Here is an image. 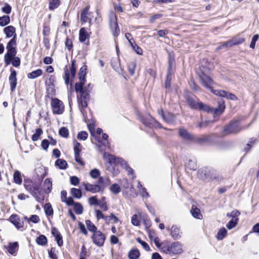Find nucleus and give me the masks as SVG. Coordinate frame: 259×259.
<instances>
[{"label": "nucleus", "mask_w": 259, "mask_h": 259, "mask_svg": "<svg viewBox=\"0 0 259 259\" xmlns=\"http://www.w3.org/2000/svg\"><path fill=\"white\" fill-rule=\"evenodd\" d=\"M186 166L191 170H196L197 168L196 162L195 160H189L186 164Z\"/></svg>", "instance_id": "obj_49"}, {"label": "nucleus", "mask_w": 259, "mask_h": 259, "mask_svg": "<svg viewBox=\"0 0 259 259\" xmlns=\"http://www.w3.org/2000/svg\"><path fill=\"white\" fill-rule=\"evenodd\" d=\"M227 231L225 228H221L216 236V238L219 240H223L227 235Z\"/></svg>", "instance_id": "obj_32"}, {"label": "nucleus", "mask_w": 259, "mask_h": 259, "mask_svg": "<svg viewBox=\"0 0 259 259\" xmlns=\"http://www.w3.org/2000/svg\"><path fill=\"white\" fill-rule=\"evenodd\" d=\"M70 183L74 186H77L79 183V179L76 176L71 177L70 178Z\"/></svg>", "instance_id": "obj_63"}, {"label": "nucleus", "mask_w": 259, "mask_h": 259, "mask_svg": "<svg viewBox=\"0 0 259 259\" xmlns=\"http://www.w3.org/2000/svg\"><path fill=\"white\" fill-rule=\"evenodd\" d=\"M42 71L40 69H38L36 70L33 71L27 74V77L29 79H34L37 77L41 75Z\"/></svg>", "instance_id": "obj_30"}, {"label": "nucleus", "mask_w": 259, "mask_h": 259, "mask_svg": "<svg viewBox=\"0 0 259 259\" xmlns=\"http://www.w3.org/2000/svg\"><path fill=\"white\" fill-rule=\"evenodd\" d=\"M88 201L91 205H98L99 203V200L96 196L90 197Z\"/></svg>", "instance_id": "obj_58"}, {"label": "nucleus", "mask_w": 259, "mask_h": 259, "mask_svg": "<svg viewBox=\"0 0 259 259\" xmlns=\"http://www.w3.org/2000/svg\"><path fill=\"white\" fill-rule=\"evenodd\" d=\"M213 94L222 97L226 98L228 99H230L231 100L235 101L237 100V97L230 93L227 92L223 90H215V91H212Z\"/></svg>", "instance_id": "obj_13"}, {"label": "nucleus", "mask_w": 259, "mask_h": 259, "mask_svg": "<svg viewBox=\"0 0 259 259\" xmlns=\"http://www.w3.org/2000/svg\"><path fill=\"white\" fill-rule=\"evenodd\" d=\"M80 97L78 98V102L80 112L85 121L89 120L87 113V107L88 106V101L90 99L89 92L86 89L80 93Z\"/></svg>", "instance_id": "obj_2"}, {"label": "nucleus", "mask_w": 259, "mask_h": 259, "mask_svg": "<svg viewBox=\"0 0 259 259\" xmlns=\"http://www.w3.org/2000/svg\"><path fill=\"white\" fill-rule=\"evenodd\" d=\"M140 255V253L138 249H132L128 253V256L129 259H138Z\"/></svg>", "instance_id": "obj_34"}, {"label": "nucleus", "mask_w": 259, "mask_h": 259, "mask_svg": "<svg viewBox=\"0 0 259 259\" xmlns=\"http://www.w3.org/2000/svg\"><path fill=\"white\" fill-rule=\"evenodd\" d=\"M16 46L17 41L15 38L11 39L7 44L6 47L7 52L4 56V61L7 66L10 64L12 59L17 54Z\"/></svg>", "instance_id": "obj_3"}, {"label": "nucleus", "mask_w": 259, "mask_h": 259, "mask_svg": "<svg viewBox=\"0 0 259 259\" xmlns=\"http://www.w3.org/2000/svg\"><path fill=\"white\" fill-rule=\"evenodd\" d=\"M61 201L65 203L67 205L70 206L74 204V200L71 197L67 198V192L63 190L61 192Z\"/></svg>", "instance_id": "obj_22"}, {"label": "nucleus", "mask_w": 259, "mask_h": 259, "mask_svg": "<svg viewBox=\"0 0 259 259\" xmlns=\"http://www.w3.org/2000/svg\"><path fill=\"white\" fill-rule=\"evenodd\" d=\"M88 137V134L87 132L85 131H81L78 133L77 138L79 140H85Z\"/></svg>", "instance_id": "obj_53"}, {"label": "nucleus", "mask_w": 259, "mask_h": 259, "mask_svg": "<svg viewBox=\"0 0 259 259\" xmlns=\"http://www.w3.org/2000/svg\"><path fill=\"white\" fill-rule=\"evenodd\" d=\"M244 41V39L242 37H235L231 40L222 42L218 49H221L223 48L230 47L234 45H238L243 43Z\"/></svg>", "instance_id": "obj_12"}, {"label": "nucleus", "mask_w": 259, "mask_h": 259, "mask_svg": "<svg viewBox=\"0 0 259 259\" xmlns=\"http://www.w3.org/2000/svg\"><path fill=\"white\" fill-rule=\"evenodd\" d=\"M161 250L166 254H179L182 251L181 244L179 242L169 243L164 242L161 244Z\"/></svg>", "instance_id": "obj_4"}, {"label": "nucleus", "mask_w": 259, "mask_h": 259, "mask_svg": "<svg viewBox=\"0 0 259 259\" xmlns=\"http://www.w3.org/2000/svg\"><path fill=\"white\" fill-rule=\"evenodd\" d=\"M187 103L188 105L193 109H199L207 112H211L213 113L214 117L221 115L225 109V103L223 100H221L219 102L218 107L214 109L210 108L207 105L202 102H196L192 98H188L187 99Z\"/></svg>", "instance_id": "obj_1"}, {"label": "nucleus", "mask_w": 259, "mask_h": 259, "mask_svg": "<svg viewBox=\"0 0 259 259\" xmlns=\"http://www.w3.org/2000/svg\"><path fill=\"white\" fill-rule=\"evenodd\" d=\"M142 122L145 125L150 127H161L160 124L151 116H149L146 118H143Z\"/></svg>", "instance_id": "obj_14"}, {"label": "nucleus", "mask_w": 259, "mask_h": 259, "mask_svg": "<svg viewBox=\"0 0 259 259\" xmlns=\"http://www.w3.org/2000/svg\"><path fill=\"white\" fill-rule=\"evenodd\" d=\"M191 213L193 217L195 218L201 219L202 218V215L200 213V209L196 207L195 205H193L192 206Z\"/></svg>", "instance_id": "obj_28"}, {"label": "nucleus", "mask_w": 259, "mask_h": 259, "mask_svg": "<svg viewBox=\"0 0 259 259\" xmlns=\"http://www.w3.org/2000/svg\"><path fill=\"white\" fill-rule=\"evenodd\" d=\"M20 59L19 57L15 56L11 61L12 65L15 67H18L20 65Z\"/></svg>", "instance_id": "obj_60"}, {"label": "nucleus", "mask_w": 259, "mask_h": 259, "mask_svg": "<svg viewBox=\"0 0 259 259\" xmlns=\"http://www.w3.org/2000/svg\"><path fill=\"white\" fill-rule=\"evenodd\" d=\"M83 84H84L83 83H82L81 82H80L76 83L75 85V91L77 93H80L82 91H83L84 90H85V89H84L83 88Z\"/></svg>", "instance_id": "obj_57"}, {"label": "nucleus", "mask_w": 259, "mask_h": 259, "mask_svg": "<svg viewBox=\"0 0 259 259\" xmlns=\"http://www.w3.org/2000/svg\"><path fill=\"white\" fill-rule=\"evenodd\" d=\"M71 195L75 198L79 199L82 196V193L80 189L76 188H71L70 190Z\"/></svg>", "instance_id": "obj_36"}, {"label": "nucleus", "mask_w": 259, "mask_h": 259, "mask_svg": "<svg viewBox=\"0 0 259 259\" xmlns=\"http://www.w3.org/2000/svg\"><path fill=\"white\" fill-rule=\"evenodd\" d=\"M137 241L142 246L145 250L149 251L150 250L149 245L146 242L142 240L140 238H138L137 239Z\"/></svg>", "instance_id": "obj_51"}, {"label": "nucleus", "mask_w": 259, "mask_h": 259, "mask_svg": "<svg viewBox=\"0 0 259 259\" xmlns=\"http://www.w3.org/2000/svg\"><path fill=\"white\" fill-rule=\"evenodd\" d=\"M36 242L38 245L44 246L47 243V238L45 235H41L36 238Z\"/></svg>", "instance_id": "obj_37"}, {"label": "nucleus", "mask_w": 259, "mask_h": 259, "mask_svg": "<svg viewBox=\"0 0 259 259\" xmlns=\"http://www.w3.org/2000/svg\"><path fill=\"white\" fill-rule=\"evenodd\" d=\"M136 67V64L134 62L130 63L128 65V69L131 75H134L135 73V70Z\"/></svg>", "instance_id": "obj_54"}, {"label": "nucleus", "mask_w": 259, "mask_h": 259, "mask_svg": "<svg viewBox=\"0 0 259 259\" xmlns=\"http://www.w3.org/2000/svg\"><path fill=\"white\" fill-rule=\"evenodd\" d=\"M132 224L136 226H138L140 225V221L138 219V216L137 214H134L133 215L131 220Z\"/></svg>", "instance_id": "obj_62"}, {"label": "nucleus", "mask_w": 259, "mask_h": 259, "mask_svg": "<svg viewBox=\"0 0 259 259\" xmlns=\"http://www.w3.org/2000/svg\"><path fill=\"white\" fill-rule=\"evenodd\" d=\"M70 74L71 77L74 78L76 74V67H75V60L71 61V67L70 68Z\"/></svg>", "instance_id": "obj_55"}, {"label": "nucleus", "mask_w": 259, "mask_h": 259, "mask_svg": "<svg viewBox=\"0 0 259 259\" xmlns=\"http://www.w3.org/2000/svg\"><path fill=\"white\" fill-rule=\"evenodd\" d=\"M110 183V181L108 178H104L102 177H99L98 180V185L101 186L102 190L105 187L109 185Z\"/></svg>", "instance_id": "obj_26"}, {"label": "nucleus", "mask_w": 259, "mask_h": 259, "mask_svg": "<svg viewBox=\"0 0 259 259\" xmlns=\"http://www.w3.org/2000/svg\"><path fill=\"white\" fill-rule=\"evenodd\" d=\"M51 232L52 235L55 238V240L56 241L58 245L59 246H61L63 245V241L60 232L56 228H53L52 229Z\"/></svg>", "instance_id": "obj_20"}, {"label": "nucleus", "mask_w": 259, "mask_h": 259, "mask_svg": "<svg viewBox=\"0 0 259 259\" xmlns=\"http://www.w3.org/2000/svg\"><path fill=\"white\" fill-rule=\"evenodd\" d=\"M88 33L85 28H81L79 30V39L80 41L84 42L87 38Z\"/></svg>", "instance_id": "obj_38"}, {"label": "nucleus", "mask_w": 259, "mask_h": 259, "mask_svg": "<svg viewBox=\"0 0 259 259\" xmlns=\"http://www.w3.org/2000/svg\"><path fill=\"white\" fill-rule=\"evenodd\" d=\"M32 196L36 198V199L38 198L37 194L41 193V190L40 187V184H34L32 185Z\"/></svg>", "instance_id": "obj_33"}, {"label": "nucleus", "mask_w": 259, "mask_h": 259, "mask_svg": "<svg viewBox=\"0 0 259 259\" xmlns=\"http://www.w3.org/2000/svg\"><path fill=\"white\" fill-rule=\"evenodd\" d=\"M179 134L182 138L185 140L189 141L193 139V136L184 128H180Z\"/></svg>", "instance_id": "obj_24"}, {"label": "nucleus", "mask_w": 259, "mask_h": 259, "mask_svg": "<svg viewBox=\"0 0 259 259\" xmlns=\"http://www.w3.org/2000/svg\"><path fill=\"white\" fill-rule=\"evenodd\" d=\"M110 165L108 166V169L110 171L114 176H116L119 173V169L116 165L117 163L115 162H109Z\"/></svg>", "instance_id": "obj_29"}, {"label": "nucleus", "mask_w": 259, "mask_h": 259, "mask_svg": "<svg viewBox=\"0 0 259 259\" xmlns=\"http://www.w3.org/2000/svg\"><path fill=\"white\" fill-rule=\"evenodd\" d=\"M95 213L98 220L102 219L106 222V218H107V216L104 215L101 210L96 209L95 210Z\"/></svg>", "instance_id": "obj_52"}, {"label": "nucleus", "mask_w": 259, "mask_h": 259, "mask_svg": "<svg viewBox=\"0 0 259 259\" xmlns=\"http://www.w3.org/2000/svg\"><path fill=\"white\" fill-rule=\"evenodd\" d=\"M85 225H86L88 229L89 230V231L93 232V233H94V232H95V231H97V227L94 225V224H93L91 222V221L87 220L85 221Z\"/></svg>", "instance_id": "obj_42"}, {"label": "nucleus", "mask_w": 259, "mask_h": 259, "mask_svg": "<svg viewBox=\"0 0 259 259\" xmlns=\"http://www.w3.org/2000/svg\"><path fill=\"white\" fill-rule=\"evenodd\" d=\"M42 133V131L41 128H37L35 131V133L32 136V140L33 141H37Z\"/></svg>", "instance_id": "obj_48"}, {"label": "nucleus", "mask_w": 259, "mask_h": 259, "mask_svg": "<svg viewBox=\"0 0 259 259\" xmlns=\"http://www.w3.org/2000/svg\"><path fill=\"white\" fill-rule=\"evenodd\" d=\"M45 213L47 215H52L53 214V209L50 203H47L44 206Z\"/></svg>", "instance_id": "obj_46"}, {"label": "nucleus", "mask_w": 259, "mask_h": 259, "mask_svg": "<svg viewBox=\"0 0 259 259\" xmlns=\"http://www.w3.org/2000/svg\"><path fill=\"white\" fill-rule=\"evenodd\" d=\"M259 38V35L258 34H255L253 35L252 38V40L251 43L250 44V47L251 49H254L255 48L256 41L258 40Z\"/></svg>", "instance_id": "obj_61"}, {"label": "nucleus", "mask_w": 259, "mask_h": 259, "mask_svg": "<svg viewBox=\"0 0 259 259\" xmlns=\"http://www.w3.org/2000/svg\"><path fill=\"white\" fill-rule=\"evenodd\" d=\"M55 248L52 247L50 251H49V256L52 259H57V256L55 252Z\"/></svg>", "instance_id": "obj_64"}, {"label": "nucleus", "mask_w": 259, "mask_h": 259, "mask_svg": "<svg viewBox=\"0 0 259 259\" xmlns=\"http://www.w3.org/2000/svg\"><path fill=\"white\" fill-rule=\"evenodd\" d=\"M73 205H74V210L76 213L80 214L82 213L83 207L80 203L74 202Z\"/></svg>", "instance_id": "obj_41"}, {"label": "nucleus", "mask_w": 259, "mask_h": 259, "mask_svg": "<svg viewBox=\"0 0 259 259\" xmlns=\"http://www.w3.org/2000/svg\"><path fill=\"white\" fill-rule=\"evenodd\" d=\"M55 165L58 166L60 169H66L67 166V162L62 159H59L56 160Z\"/></svg>", "instance_id": "obj_39"}, {"label": "nucleus", "mask_w": 259, "mask_h": 259, "mask_svg": "<svg viewBox=\"0 0 259 259\" xmlns=\"http://www.w3.org/2000/svg\"><path fill=\"white\" fill-rule=\"evenodd\" d=\"M89 7H87L81 13V21L83 22H89L90 24H91V22L93 18L92 13L89 11Z\"/></svg>", "instance_id": "obj_15"}, {"label": "nucleus", "mask_w": 259, "mask_h": 259, "mask_svg": "<svg viewBox=\"0 0 259 259\" xmlns=\"http://www.w3.org/2000/svg\"><path fill=\"white\" fill-rule=\"evenodd\" d=\"M4 32L6 34L7 38H10L13 37L12 39H14L15 38L16 41H17L16 29L14 26L10 25L6 27L4 29Z\"/></svg>", "instance_id": "obj_18"}, {"label": "nucleus", "mask_w": 259, "mask_h": 259, "mask_svg": "<svg viewBox=\"0 0 259 259\" xmlns=\"http://www.w3.org/2000/svg\"><path fill=\"white\" fill-rule=\"evenodd\" d=\"M51 105L54 114H61L63 113L64 111V106L61 100L57 98L52 99Z\"/></svg>", "instance_id": "obj_9"}, {"label": "nucleus", "mask_w": 259, "mask_h": 259, "mask_svg": "<svg viewBox=\"0 0 259 259\" xmlns=\"http://www.w3.org/2000/svg\"><path fill=\"white\" fill-rule=\"evenodd\" d=\"M240 214V212L236 209L233 210L231 212L227 214V217L231 218V220L226 225V227L229 230H231L236 226L239 221L238 217Z\"/></svg>", "instance_id": "obj_7"}, {"label": "nucleus", "mask_w": 259, "mask_h": 259, "mask_svg": "<svg viewBox=\"0 0 259 259\" xmlns=\"http://www.w3.org/2000/svg\"><path fill=\"white\" fill-rule=\"evenodd\" d=\"M43 190L46 194H49L52 190V182L49 178L46 179L43 184Z\"/></svg>", "instance_id": "obj_23"}, {"label": "nucleus", "mask_w": 259, "mask_h": 259, "mask_svg": "<svg viewBox=\"0 0 259 259\" xmlns=\"http://www.w3.org/2000/svg\"><path fill=\"white\" fill-rule=\"evenodd\" d=\"M59 0H50L49 2V9L53 10L58 8L60 5Z\"/></svg>", "instance_id": "obj_43"}, {"label": "nucleus", "mask_w": 259, "mask_h": 259, "mask_svg": "<svg viewBox=\"0 0 259 259\" xmlns=\"http://www.w3.org/2000/svg\"><path fill=\"white\" fill-rule=\"evenodd\" d=\"M14 181L17 184H21L22 183V179L21 177V174L19 171H16L14 174Z\"/></svg>", "instance_id": "obj_45"}, {"label": "nucleus", "mask_w": 259, "mask_h": 259, "mask_svg": "<svg viewBox=\"0 0 259 259\" xmlns=\"http://www.w3.org/2000/svg\"><path fill=\"white\" fill-rule=\"evenodd\" d=\"M10 22V18L8 15H4L0 17V26L4 27Z\"/></svg>", "instance_id": "obj_35"}, {"label": "nucleus", "mask_w": 259, "mask_h": 259, "mask_svg": "<svg viewBox=\"0 0 259 259\" xmlns=\"http://www.w3.org/2000/svg\"><path fill=\"white\" fill-rule=\"evenodd\" d=\"M171 236L175 239H179L181 238V231L179 227L172 226L171 228Z\"/></svg>", "instance_id": "obj_25"}, {"label": "nucleus", "mask_w": 259, "mask_h": 259, "mask_svg": "<svg viewBox=\"0 0 259 259\" xmlns=\"http://www.w3.org/2000/svg\"><path fill=\"white\" fill-rule=\"evenodd\" d=\"M158 113L162 116L163 120L168 123L172 122L175 118L174 115L170 113L164 114L163 111L161 109L158 110Z\"/></svg>", "instance_id": "obj_21"}, {"label": "nucleus", "mask_w": 259, "mask_h": 259, "mask_svg": "<svg viewBox=\"0 0 259 259\" xmlns=\"http://www.w3.org/2000/svg\"><path fill=\"white\" fill-rule=\"evenodd\" d=\"M93 243L98 246H102L106 239L105 235L100 231H95L92 236Z\"/></svg>", "instance_id": "obj_11"}, {"label": "nucleus", "mask_w": 259, "mask_h": 259, "mask_svg": "<svg viewBox=\"0 0 259 259\" xmlns=\"http://www.w3.org/2000/svg\"><path fill=\"white\" fill-rule=\"evenodd\" d=\"M99 203L98 205H99L101 209L103 211H107L108 209V206L106 202V198L105 197H102L101 199L99 201Z\"/></svg>", "instance_id": "obj_31"}, {"label": "nucleus", "mask_w": 259, "mask_h": 259, "mask_svg": "<svg viewBox=\"0 0 259 259\" xmlns=\"http://www.w3.org/2000/svg\"><path fill=\"white\" fill-rule=\"evenodd\" d=\"M110 190L112 193L117 194L120 192L121 188L118 184H114L110 187Z\"/></svg>", "instance_id": "obj_44"}, {"label": "nucleus", "mask_w": 259, "mask_h": 259, "mask_svg": "<svg viewBox=\"0 0 259 259\" xmlns=\"http://www.w3.org/2000/svg\"><path fill=\"white\" fill-rule=\"evenodd\" d=\"M59 134L63 138H67L69 135V131L65 127H62L59 131Z\"/></svg>", "instance_id": "obj_50"}, {"label": "nucleus", "mask_w": 259, "mask_h": 259, "mask_svg": "<svg viewBox=\"0 0 259 259\" xmlns=\"http://www.w3.org/2000/svg\"><path fill=\"white\" fill-rule=\"evenodd\" d=\"M83 185L86 191L93 193H98L102 190L101 186L98 184L93 185L90 183H84Z\"/></svg>", "instance_id": "obj_17"}, {"label": "nucleus", "mask_w": 259, "mask_h": 259, "mask_svg": "<svg viewBox=\"0 0 259 259\" xmlns=\"http://www.w3.org/2000/svg\"><path fill=\"white\" fill-rule=\"evenodd\" d=\"M110 162L117 163V164L121 165L123 168H125L127 171L128 174H132L134 170L132 168L127 165L126 161L119 157H116L114 155H109Z\"/></svg>", "instance_id": "obj_10"}, {"label": "nucleus", "mask_w": 259, "mask_h": 259, "mask_svg": "<svg viewBox=\"0 0 259 259\" xmlns=\"http://www.w3.org/2000/svg\"><path fill=\"white\" fill-rule=\"evenodd\" d=\"M206 71V69H201V72L199 74L200 81L204 87L209 90L211 92L213 93L212 91H214L212 89V85L214 84V82L212 79L205 72Z\"/></svg>", "instance_id": "obj_5"}, {"label": "nucleus", "mask_w": 259, "mask_h": 259, "mask_svg": "<svg viewBox=\"0 0 259 259\" xmlns=\"http://www.w3.org/2000/svg\"><path fill=\"white\" fill-rule=\"evenodd\" d=\"M90 176L93 179L99 178L100 177V171L98 169L94 168L90 172Z\"/></svg>", "instance_id": "obj_47"}, {"label": "nucleus", "mask_w": 259, "mask_h": 259, "mask_svg": "<svg viewBox=\"0 0 259 259\" xmlns=\"http://www.w3.org/2000/svg\"><path fill=\"white\" fill-rule=\"evenodd\" d=\"M74 153H80L81 151V145L76 141H74Z\"/></svg>", "instance_id": "obj_59"}, {"label": "nucleus", "mask_w": 259, "mask_h": 259, "mask_svg": "<svg viewBox=\"0 0 259 259\" xmlns=\"http://www.w3.org/2000/svg\"><path fill=\"white\" fill-rule=\"evenodd\" d=\"M109 25L112 34L114 37H117L120 32L119 28L117 24V18L114 13L111 12L109 15Z\"/></svg>", "instance_id": "obj_6"}, {"label": "nucleus", "mask_w": 259, "mask_h": 259, "mask_svg": "<svg viewBox=\"0 0 259 259\" xmlns=\"http://www.w3.org/2000/svg\"><path fill=\"white\" fill-rule=\"evenodd\" d=\"M9 221L17 229H20L23 227L24 223L17 214H12L9 218Z\"/></svg>", "instance_id": "obj_16"}, {"label": "nucleus", "mask_w": 259, "mask_h": 259, "mask_svg": "<svg viewBox=\"0 0 259 259\" xmlns=\"http://www.w3.org/2000/svg\"><path fill=\"white\" fill-rule=\"evenodd\" d=\"M17 72L13 69H11V74L9 77V80L11 86V90L13 92L17 85Z\"/></svg>", "instance_id": "obj_19"}, {"label": "nucleus", "mask_w": 259, "mask_h": 259, "mask_svg": "<svg viewBox=\"0 0 259 259\" xmlns=\"http://www.w3.org/2000/svg\"><path fill=\"white\" fill-rule=\"evenodd\" d=\"M7 249L8 252L11 254H13L14 253H16L18 249V242H15L14 243H9L7 247Z\"/></svg>", "instance_id": "obj_27"}, {"label": "nucleus", "mask_w": 259, "mask_h": 259, "mask_svg": "<svg viewBox=\"0 0 259 259\" xmlns=\"http://www.w3.org/2000/svg\"><path fill=\"white\" fill-rule=\"evenodd\" d=\"M119 221L118 219L113 214L111 213L110 215L107 216L106 218V223H116Z\"/></svg>", "instance_id": "obj_40"}, {"label": "nucleus", "mask_w": 259, "mask_h": 259, "mask_svg": "<svg viewBox=\"0 0 259 259\" xmlns=\"http://www.w3.org/2000/svg\"><path fill=\"white\" fill-rule=\"evenodd\" d=\"M241 130L239 122L237 121H233L226 126L223 130V134L228 135L235 134Z\"/></svg>", "instance_id": "obj_8"}, {"label": "nucleus", "mask_w": 259, "mask_h": 259, "mask_svg": "<svg viewBox=\"0 0 259 259\" xmlns=\"http://www.w3.org/2000/svg\"><path fill=\"white\" fill-rule=\"evenodd\" d=\"M3 13L9 14L12 11V7L7 3H5V6L2 8Z\"/></svg>", "instance_id": "obj_56"}]
</instances>
